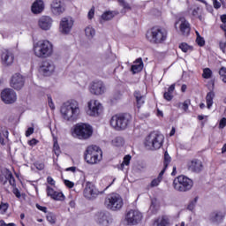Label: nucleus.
Instances as JSON below:
<instances>
[{"instance_id":"obj_4","label":"nucleus","mask_w":226,"mask_h":226,"mask_svg":"<svg viewBox=\"0 0 226 226\" xmlns=\"http://www.w3.org/2000/svg\"><path fill=\"white\" fill-rule=\"evenodd\" d=\"M93 126L89 124L79 123L73 127L72 136L79 140H87L93 137Z\"/></svg>"},{"instance_id":"obj_27","label":"nucleus","mask_w":226,"mask_h":226,"mask_svg":"<svg viewBox=\"0 0 226 226\" xmlns=\"http://www.w3.org/2000/svg\"><path fill=\"white\" fill-rule=\"evenodd\" d=\"M144 69V62H142V58H138L135 62L134 64L132 65V73H139L142 72Z\"/></svg>"},{"instance_id":"obj_40","label":"nucleus","mask_w":226,"mask_h":226,"mask_svg":"<svg viewBox=\"0 0 226 226\" xmlns=\"http://www.w3.org/2000/svg\"><path fill=\"white\" fill-rule=\"evenodd\" d=\"M211 75H213V72L211 71V69L206 68L203 70V79H211Z\"/></svg>"},{"instance_id":"obj_45","label":"nucleus","mask_w":226,"mask_h":226,"mask_svg":"<svg viewBox=\"0 0 226 226\" xmlns=\"http://www.w3.org/2000/svg\"><path fill=\"white\" fill-rule=\"evenodd\" d=\"M164 100H167V102H170L172 98H174V95L170 92H165L163 94Z\"/></svg>"},{"instance_id":"obj_19","label":"nucleus","mask_w":226,"mask_h":226,"mask_svg":"<svg viewBox=\"0 0 226 226\" xmlns=\"http://www.w3.org/2000/svg\"><path fill=\"white\" fill-rule=\"evenodd\" d=\"M1 59L4 66H11L15 61V56L11 51L5 49L1 55Z\"/></svg>"},{"instance_id":"obj_38","label":"nucleus","mask_w":226,"mask_h":226,"mask_svg":"<svg viewBox=\"0 0 226 226\" xmlns=\"http://www.w3.org/2000/svg\"><path fill=\"white\" fill-rule=\"evenodd\" d=\"M47 221L51 223V225H54L56 223V215L52 213H48L46 215Z\"/></svg>"},{"instance_id":"obj_5","label":"nucleus","mask_w":226,"mask_h":226,"mask_svg":"<svg viewBox=\"0 0 226 226\" xmlns=\"http://www.w3.org/2000/svg\"><path fill=\"white\" fill-rule=\"evenodd\" d=\"M173 188L181 193L190 192L193 188V180L184 175L178 176L173 180Z\"/></svg>"},{"instance_id":"obj_60","label":"nucleus","mask_w":226,"mask_h":226,"mask_svg":"<svg viewBox=\"0 0 226 226\" xmlns=\"http://www.w3.org/2000/svg\"><path fill=\"white\" fill-rule=\"evenodd\" d=\"M213 4H214V8H215V10H218L222 6V4H220L218 0H215V2H214Z\"/></svg>"},{"instance_id":"obj_16","label":"nucleus","mask_w":226,"mask_h":226,"mask_svg":"<svg viewBox=\"0 0 226 226\" xmlns=\"http://www.w3.org/2000/svg\"><path fill=\"white\" fill-rule=\"evenodd\" d=\"M84 197L86 199H88V200H91L93 199H96L98 195H100V191L93 185V184L88 183L87 184L85 189H84Z\"/></svg>"},{"instance_id":"obj_10","label":"nucleus","mask_w":226,"mask_h":226,"mask_svg":"<svg viewBox=\"0 0 226 226\" xmlns=\"http://www.w3.org/2000/svg\"><path fill=\"white\" fill-rule=\"evenodd\" d=\"M87 114L92 117H98L103 112V105L98 100H91L87 102Z\"/></svg>"},{"instance_id":"obj_46","label":"nucleus","mask_w":226,"mask_h":226,"mask_svg":"<svg viewBox=\"0 0 226 226\" xmlns=\"http://www.w3.org/2000/svg\"><path fill=\"white\" fill-rule=\"evenodd\" d=\"M34 165L37 169V170H43V169H45V164L42 162H35L34 163Z\"/></svg>"},{"instance_id":"obj_29","label":"nucleus","mask_w":226,"mask_h":226,"mask_svg":"<svg viewBox=\"0 0 226 226\" xmlns=\"http://www.w3.org/2000/svg\"><path fill=\"white\" fill-rule=\"evenodd\" d=\"M215 91L211 90L206 95L207 108L211 109L213 107V100H215Z\"/></svg>"},{"instance_id":"obj_58","label":"nucleus","mask_w":226,"mask_h":226,"mask_svg":"<svg viewBox=\"0 0 226 226\" xmlns=\"http://www.w3.org/2000/svg\"><path fill=\"white\" fill-rule=\"evenodd\" d=\"M180 34H182L183 36H188V34H190V29H181Z\"/></svg>"},{"instance_id":"obj_61","label":"nucleus","mask_w":226,"mask_h":226,"mask_svg":"<svg viewBox=\"0 0 226 226\" xmlns=\"http://www.w3.org/2000/svg\"><path fill=\"white\" fill-rule=\"evenodd\" d=\"M176 89V85L172 84L169 88H168V93H171V94L174 93V90Z\"/></svg>"},{"instance_id":"obj_51","label":"nucleus","mask_w":226,"mask_h":226,"mask_svg":"<svg viewBox=\"0 0 226 226\" xmlns=\"http://www.w3.org/2000/svg\"><path fill=\"white\" fill-rule=\"evenodd\" d=\"M87 17H88L89 20H91L93 19V17H94V7H92L89 10Z\"/></svg>"},{"instance_id":"obj_22","label":"nucleus","mask_w":226,"mask_h":226,"mask_svg":"<svg viewBox=\"0 0 226 226\" xmlns=\"http://www.w3.org/2000/svg\"><path fill=\"white\" fill-rule=\"evenodd\" d=\"M51 11L54 15L64 13V5L61 0H53L51 3Z\"/></svg>"},{"instance_id":"obj_2","label":"nucleus","mask_w":226,"mask_h":226,"mask_svg":"<svg viewBox=\"0 0 226 226\" xmlns=\"http://www.w3.org/2000/svg\"><path fill=\"white\" fill-rule=\"evenodd\" d=\"M60 112L65 121H76L80 114L79 102L77 101L64 102L61 107Z\"/></svg>"},{"instance_id":"obj_3","label":"nucleus","mask_w":226,"mask_h":226,"mask_svg":"<svg viewBox=\"0 0 226 226\" xmlns=\"http://www.w3.org/2000/svg\"><path fill=\"white\" fill-rule=\"evenodd\" d=\"M164 139L163 134L156 132H150L145 139L144 146L148 151H156L163 146Z\"/></svg>"},{"instance_id":"obj_14","label":"nucleus","mask_w":226,"mask_h":226,"mask_svg":"<svg viewBox=\"0 0 226 226\" xmlns=\"http://www.w3.org/2000/svg\"><path fill=\"white\" fill-rule=\"evenodd\" d=\"M226 213L223 210H215L210 213L208 216V220L210 223H214L215 225H220L225 219Z\"/></svg>"},{"instance_id":"obj_25","label":"nucleus","mask_w":226,"mask_h":226,"mask_svg":"<svg viewBox=\"0 0 226 226\" xmlns=\"http://www.w3.org/2000/svg\"><path fill=\"white\" fill-rule=\"evenodd\" d=\"M32 12L34 13V15H38L39 13H41L43 10H45V4H43L42 0H36L34 2L31 7Z\"/></svg>"},{"instance_id":"obj_31","label":"nucleus","mask_w":226,"mask_h":226,"mask_svg":"<svg viewBox=\"0 0 226 226\" xmlns=\"http://www.w3.org/2000/svg\"><path fill=\"white\" fill-rule=\"evenodd\" d=\"M169 225H170L169 219L165 217L159 218L154 222V226H169Z\"/></svg>"},{"instance_id":"obj_63","label":"nucleus","mask_w":226,"mask_h":226,"mask_svg":"<svg viewBox=\"0 0 226 226\" xmlns=\"http://www.w3.org/2000/svg\"><path fill=\"white\" fill-rule=\"evenodd\" d=\"M60 34H64V36L66 34H70V29H62L60 30Z\"/></svg>"},{"instance_id":"obj_53","label":"nucleus","mask_w":226,"mask_h":226,"mask_svg":"<svg viewBox=\"0 0 226 226\" xmlns=\"http://www.w3.org/2000/svg\"><path fill=\"white\" fill-rule=\"evenodd\" d=\"M33 133H34V128L30 127L26 132V137H31V135H33Z\"/></svg>"},{"instance_id":"obj_34","label":"nucleus","mask_w":226,"mask_h":226,"mask_svg":"<svg viewBox=\"0 0 226 226\" xmlns=\"http://www.w3.org/2000/svg\"><path fill=\"white\" fill-rule=\"evenodd\" d=\"M191 103H192V102L190 101V99H187L183 103L179 102L177 104V106L179 107V109H183V110H185V112H186V110H188V107H190Z\"/></svg>"},{"instance_id":"obj_49","label":"nucleus","mask_w":226,"mask_h":226,"mask_svg":"<svg viewBox=\"0 0 226 226\" xmlns=\"http://www.w3.org/2000/svg\"><path fill=\"white\" fill-rule=\"evenodd\" d=\"M226 126V118L223 117L220 120L219 123V128H221V130H223V128Z\"/></svg>"},{"instance_id":"obj_41","label":"nucleus","mask_w":226,"mask_h":226,"mask_svg":"<svg viewBox=\"0 0 226 226\" xmlns=\"http://www.w3.org/2000/svg\"><path fill=\"white\" fill-rule=\"evenodd\" d=\"M85 34L89 40H91V38H93L94 34H96V32L94 31V29H85Z\"/></svg>"},{"instance_id":"obj_35","label":"nucleus","mask_w":226,"mask_h":226,"mask_svg":"<svg viewBox=\"0 0 226 226\" xmlns=\"http://www.w3.org/2000/svg\"><path fill=\"white\" fill-rule=\"evenodd\" d=\"M5 179L9 181L11 186H15V177H13V174H11V172L8 171L6 173Z\"/></svg>"},{"instance_id":"obj_7","label":"nucleus","mask_w":226,"mask_h":226,"mask_svg":"<svg viewBox=\"0 0 226 226\" xmlns=\"http://www.w3.org/2000/svg\"><path fill=\"white\" fill-rule=\"evenodd\" d=\"M102 149L98 146H90L87 147L85 152V160L87 163H90L91 165H94V163H98V162L102 161Z\"/></svg>"},{"instance_id":"obj_17","label":"nucleus","mask_w":226,"mask_h":226,"mask_svg":"<svg viewBox=\"0 0 226 226\" xmlns=\"http://www.w3.org/2000/svg\"><path fill=\"white\" fill-rule=\"evenodd\" d=\"M24 76L20 73H15L11 77V87H13V89L19 90L24 87Z\"/></svg>"},{"instance_id":"obj_21","label":"nucleus","mask_w":226,"mask_h":226,"mask_svg":"<svg viewBox=\"0 0 226 226\" xmlns=\"http://www.w3.org/2000/svg\"><path fill=\"white\" fill-rule=\"evenodd\" d=\"M188 170L191 172H201L203 169L202 162L199 159H192L187 164Z\"/></svg>"},{"instance_id":"obj_30","label":"nucleus","mask_w":226,"mask_h":226,"mask_svg":"<svg viewBox=\"0 0 226 226\" xmlns=\"http://www.w3.org/2000/svg\"><path fill=\"white\" fill-rule=\"evenodd\" d=\"M177 25L180 29H190V23L185 18H180L175 24V26Z\"/></svg>"},{"instance_id":"obj_28","label":"nucleus","mask_w":226,"mask_h":226,"mask_svg":"<svg viewBox=\"0 0 226 226\" xmlns=\"http://www.w3.org/2000/svg\"><path fill=\"white\" fill-rule=\"evenodd\" d=\"M134 97H135V100H136L138 109H140V107H142V105H144L146 96L142 95V94H140L139 91H135L134 92Z\"/></svg>"},{"instance_id":"obj_43","label":"nucleus","mask_w":226,"mask_h":226,"mask_svg":"<svg viewBox=\"0 0 226 226\" xmlns=\"http://www.w3.org/2000/svg\"><path fill=\"white\" fill-rule=\"evenodd\" d=\"M120 6H123L124 10H132L129 3H126L124 0H118Z\"/></svg>"},{"instance_id":"obj_59","label":"nucleus","mask_w":226,"mask_h":226,"mask_svg":"<svg viewBox=\"0 0 226 226\" xmlns=\"http://www.w3.org/2000/svg\"><path fill=\"white\" fill-rule=\"evenodd\" d=\"M13 193H14V195H15L18 199H20L21 195H20V191H19V189H17V188L13 189Z\"/></svg>"},{"instance_id":"obj_6","label":"nucleus","mask_w":226,"mask_h":226,"mask_svg":"<svg viewBox=\"0 0 226 226\" xmlns=\"http://www.w3.org/2000/svg\"><path fill=\"white\" fill-rule=\"evenodd\" d=\"M131 121L132 117L128 114L115 115L110 119V125L115 130H126Z\"/></svg>"},{"instance_id":"obj_36","label":"nucleus","mask_w":226,"mask_h":226,"mask_svg":"<svg viewBox=\"0 0 226 226\" xmlns=\"http://www.w3.org/2000/svg\"><path fill=\"white\" fill-rule=\"evenodd\" d=\"M51 199H53V200H64V194H63V192L55 191L54 194L51 196Z\"/></svg>"},{"instance_id":"obj_42","label":"nucleus","mask_w":226,"mask_h":226,"mask_svg":"<svg viewBox=\"0 0 226 226\" xmlns=\"http://www.w3.org/2000/svg\"><path fill=\"white\" fill-rule=\"evenodd\" d=\"M113 144L119 147V146H123V144H124V139H123L122 137H117L115 138V140H113Z\"/></svg>"},{"instance_id":"obj_26","label":"nucleus","mask_w":226,"mask_h":226,"mask_svg":"<svg viewBox=\"0 0 226 226\" xmlns=\"http://www.w3.org/2000/svg\"><path fill=\"white\" fill-rule=\"evenodd\" d=\"M73 19L72 17L62 18L60 21V27L63 29H72L73 27Z\"/></svg>"},{"instance_id":"obj_9","label":"nucleus","mask_w":226,"mask_h":226,"mask_svg":"<svg viewBox=\"0 0 226 226\" xmlns=\"http://www.w3.org/2000/svg\"><path fill=\"white\" fill-rule=\"evenodd\" d=\"M104 204L111 211H119L124 205L123 198L117 193H111L105 199Z\"/></svg>"},{"instance_id":"obj_64","label":"nucleus","mask_w":226,"mask_h":226,"mask_svg":"<svg viewBox=\"0 0 226 226\" xmlns=\"http://www.w3.org/2000/svg\"><path fill=\"white\" fill-rule=\"evenodd\" d=\"M1 132L3 133V136L5 137V139H8V135L10 134V132H8V130H1Z\"/></svg>"},{"instance_id":"obj_44","label":"nucleus","mask_w":226,"mask_h":226,"mask_svg":"<svg viewBox=\"0 0 226 226\" xmlns=\"http://www.w3.org/2000/svg\"><path fill=\"white\" fill-rule=\"evenodd\" d=\"M9 205L8 203H1L0 204V213L1 215H4L6 211H8Z\"/></svg>"},{"instance_id":"obj_37","label":"nucleus","mask_w":226,"mask_h":226,"mask_svg":"<svg viewBox=\"0 0 226 226\" xmlns=\"http://www.w3.org/2000/svg\"><path fill=\"white\" fill-rule=\"evenodd\" d=\"M179 49L182 50V52H188V50H192V46L188 45V44L185 43V42H182V43L179 45Z\"/></svg>"},{"instance_id":"obj_12","label":"nucleus","mask_w":226,"mask_h":226,"mask_svg":"<svg viewBox=\"0 0 226 226\" xmlns=\"http://www.w3.org/2000/svg\"><path fill=\"white\" fill-rule=\"evenodd\" d=\"M142 221V213L138 210H130L125 215V222L129 225H137Z\"/></svg>"},{"instance_id":"obj_48","label":"nucleus","mask_w":226,"mask_h":226,"mask_svg":"<svg viewBox=\"0 0 226 226\" xmlns=\"http://www.w3.org/2000/svg\"><path fill=\"white\" fill-rule=\"evenodd\" d=\"M221 20L222 25L221 26L222 29H226V14L221 16Z\"/></svg>"},{"instance_id":"obj_62","label":"nucleus","mask_w":226,"mask_h":226,"mask_svg":"<svg viewBox=\"0 0 226 226\" xmlns=\"http://www.w3.org/2000/svg\"><path fill=\"white\" fill-rule=\"evenodd\" d=\"M28 144L29 146H36V144H38V140H36V139H33L28 141Z\"/></svg>"},{"instance_id":"obj_15","label":"nucleus","mask_w":226,"mask_h":226,"mask_svg":"<svg viewBox=\"0 0 226 226\" xmlns=\"http://www.w3.org/2000/svg\"><path fill=\"white\" fill-rule=\"evenodd\" d=\"M106 91L105 84L102 80L93 81L90 87V93L95 96L103 94Z\"/></svg>"},{"instance_id":"obj_11","label":"nucleus","mask_w":226,"mask_h":226,"mask_svg":"<svg viewBox=\"0 0 226 226\" xmlns=\"http://www.w3.org/2000/svg\"><path fill=\"white\" fill-rule=\"evenodd\" d=\"M170 162H172V158H170V155H169V152L164 153V161H163V169L159 173L158 177L152 180L150 183V188H154L162 183V180L163 179V174H165V170H167V167H169Z\"/></svg>"},{"instance_id":"obj_52","label":"nucleus","mask_w":226,"mask_h":226,"mask_svg":"<svg viewBox=\"0 0 226 226\" xmlns=\"http://www.w3.org/2000/svg\"><path fill=\"white\" fill-rule=\"evenodd\" d=\"M55 192H56V191H54L50 186L47 187L48 197H52Z\"/></svg>"},{"instance_id":"obj_33","label":"nucleus","mask_w":226,"mask_h":226,"mask_svg":"<svg viewBox=\"0 0 226 226\" xmlns=\"http://www.w3.org/2000/svg\"><path fill=\"white\" fill-rule=\"evenodd\" d=\"M196 43H198V45L200 47H204L206 45V41L204 40V37L200 36V34L196 31Z\"/></svg>"},{"instance_id":"obj_1","label":"nucleus","mask_w":226,"mask_h":226,"mask_svg":"<svg viewBox=\"0 0 226 226\" xmlns=\"http://www.w3.org/2000/svg\"><path fill=\"white\" fill-rule=\"evenodd\" d=\"M33 50L35 57L47 59L54 55V44L49 40H41L34 43Z\"/></svg>"},{"instance_id":"obj_47","label":"nucleus","mask_w":226,"mask_h":226,"mask_svg":"<svg viewBox=\"0 0 226 226\" xmlns=\"http://www.w3.org/2000/svg\"><path fill=\"white\" fill-rule=\"evenodd\" d=\"M48 104L52 110L56 109V106L54 105V102L52 101V97L50 95H48Z\"/></svg>"},{"instance_id":"obj_54","label":"nucleus","mask_w":226,"mask_h":226,"mask_svg":"<svg viewBox=\"0 0 226 226\" xmlns=\"http://www.w3.org/2000/svg\"><path fill=\"white\" fill-rule=\"evenodd\" d=\"M199 11H200V7H196L192 10L193 17H199Z\"/></svg>"},{"instance_id":"obj_23","label":"nucleus","mask_w":226,"mask_h":226,"mask_svg":"<svg viewBox=\"0 0 226 226\" xmlns=\"http://www.w3.org/2000/svg\"><path fill=\"white\" fill-rule=\"evenodd\" d=\"M54 20L50 16H42L38 20V26L41 29H50L52 27V24Z\"/></svg>"},{"instance_id":"obj_24","label":"nucleus","mask_w":226,"mask_h":226,"mask_svg":"<svg viewBox=\"0 0 226 226\" xmlns=\"http://www.w3.org/2000/svg\"><path fill=\"white\" fill-rule=\"evenodd\" d=\"M117 15H119V11H106L100 19L101 24L103 22H107L109 20H112Z\"/></svg>"},{"instance_id":"obj_56","label":"nucleus","mask_w":226,"mask_h":226,"mask_svg":"<svg viewBox=\"0 0 226 226\" xmlns=\"http://www.w3.org/2000/svg\"><path fill=\"white\" fill-rule=\"evenodd\" d=\"M225 74H226V67H222L220 70H219V75L221 77H225Z\"/></svg>"},{"instance_id":"obj_57","label":"nucleus","mask_w":226,"mask_h":226,"mask_svg":"<svg viewBox=\"0 0 226 226\" xmlns=\"http://www.w3.org/2000/svg\"><path fill=\"white\" fill-rule=\"evenodd\" d=\"M36 207L37 209H39V211H42V213H47V207H42L40 206L39 204H36Z\"/></svg>"},{"instance_id":"obj_55","label":"nucleus","mask_w":226,"mask_h":226,"mask_svg":"<svg viewBox=\"0 0 226 226\" xmlns=\"http://www.w3.org/2000/svg\"><path fill=\"white\" fill-rule=\"evenodd\" d=\"M47 183H49V185H51V186H54V185H56V181H54V178H52V177H47Z\"/></svg>"},{"instance_id":"obj_20","label":"nucleus","mask_w":226,"mask_h":226,"mask_svg":"<svg viewBox=\"0 0 226 226\" xmlns=\"http://www.w3.org/2000/svg\"><path fill=\"white\" fill-rule=\"evenodd\" d=\"M55 70H56V65H54V63H52L51 61L42 62V64L41 66V72L46 77H49V75H52Z\"/></svg>"},{"instance_id":"obj_13","label":"nucleus","mask_w":226,"mask_h":226,"mask_svg":"<svg viewBox=\"0 0 226 226\" xmlns=\"http://www.w3.org/2000/svg\"><path fill=\"white\" fill-rule=\"evenodd\" d=\"M1 98L4 103L10 105L17 102V93L11 88H5L1 93Z\"/></svg>"},{"instance_id":"obj_18","label":"nucleus","mask_w":226,"mask_h":226,"mask_svg":"<svg viewBox=\"0 0 226 226\" xmlns=\"http://www.w3.org/2000/svg\"><path fill=\"white\" fill-rule=\"evenodd\" d=\"M95 221L99 225L109 226V223H110V214L108 212H99L95 215Z\"/></svg>"},{"instance_id":"obj_50","label":"nucleus","mask_w":226,"mask_h":226,"mask_svg":"<svg viewBox=\"0 0 226 226\" xmlns=\"http://www.w3.org/2000/svg\"><path fill=\"white\" fill-rule=\"evenodd\" d=\"M64 183L67 188H73L75 186V184L70 180H64Z\"/></svg>"},{"instance_id":"obj_39","label":"nucleus","mask_w":226,"mask_h":226,"mask_svg":"<svg viewBox=\"0 0 226 226\" xmlns=\"http://www.w3.org/2000/svg\"><path fill=\"white\" fill-rule=\"evenodd\" d=\"M197 200H199L198 197H195L188 205L187 209L189 211H193L195 209V206L197 205Z\"/></svg>"},{"instance_id":"obj_8","label":"nucleus","mask_w":226,"mask_h":226,"mask_svg":"<svg viewBox=\"0 0 226 226\" xmlns=\"http://www.w3.org/2000/svg\"><path fill=\"white\" fill-rule=\"evenodd\" d=\"M146 38L150 43H162L167 40V30L165 29H148Z\"/></svg>"},{"instance_id":"obj_32","label":"nucleus","mask_w":226,"mask_h":226,"mask_svg":"<svg viewBox=\"0 0 226 226\" xmlns=\"http://www.w3.org/2000/svg\"><path fill=\"white\" fill-rule=\"evenodd\" d=\"M130 160H132V156L125 155L124 157L123 162L118 166L119 170H123L124 169V165H126V166L130 165Z\"/></svg>"}]
</instances>
